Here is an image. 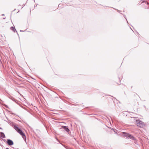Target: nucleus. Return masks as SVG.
Segmentation results:
<instances>
[{
  "label": "nucleus",
  "mask_w": 149,
  "mask_h": 149,
  "mask_svg": "<svg viewBox=\"0 0 149 149\" xmlns=\"http://www.w3.org/2000/svg\"><path fill=\"white\" fill-rule=\"evenodd\" d=\"M15 130L22 136L24 140L25 141H26V138L25 134L20 129L17 127H15Z\"/></svg>",
  "instance_id": "obj_1"
},
{
  "label": "nucleus",
  "mask_w": 149,
  "mask_h": 149,
  "mask_svg": "<svg viewBox=\"0 0 149 149\" xmlns=\"http://www.w3.org/2000/svg\"><path fill=\"white\" fill-rule=\"evenodd\" d=\"M136 124L137 126L140 127H142L145 125L144 123L139 120H136Z\"/></svg>",
  "instance_id": "obj_2"
},
{
  "label": "nucleus",
  "mask_w": 149,
  "mask_h": 149,
  "mask_svg": "<svg viewBox=\"0 0 149 149\" xmlns=\"http://www.w3.org/2000/svg\"><path fill=\"white\" fill-rule=\"evenodd\" d=\"M124 136L127 138H129L132 139H134V137L133 136L129 134L124 133Z\"/></svg>",
  "instance_id": "obj_3"
},
{
  "label": "nucleus",
  "mask_w": 149,
  "mask_h": 149,
  "mask_svg": "<svg viewBox=\"0 0 149 149\" xmlns=\"http://www.w3.org/2000/svg\"><path fill=\"white\" fill-rule=\"evenodd\" d=\"M7 143L9 145L11 146L13 144V141L10 140H8L7 141Z\"/></svg>",
  "instance_id": "obj_4"
},
{
  "label": "nucleus",
  "mask_w": 149,
  "mask_h": 149,
  "mask_svg": "<svg viewBox=\"0 0 149 149\" xmlns=\"http://www.w3.org/2000/svg\"><path fill=\"white\" fill-rule=\"evenodd\" d=\"M62 128H63L67 132H68L69 131V129L66 126H63Z\"/></svg>",
  "instance_id": "obj_5"
},
{
  "label": "nucleus",
  "mask_w": 149,
  "mask_h": 149,
  "mask_svg": "<svg viewBox=\"0 0 149 149\" xmlns=\"http://www.w3.org/2000/svg\"><path fill=\"white\" fill-rule=\"evenodd\" d=\"M10 29L13 31L15 32V29L13 27H10Z\"/></svg>",
  "instance_id": "obj_6"
},
{
  "label": "nucleus",
  "mask_w": 149,
  "mask_h": 149,
  "mask_svg": "<svg viewBox=\"0 0 149 149\" xmlns=\"http://www.w3.org/2000/svg\"><path fill=\"white\" fill-rule=\"evenodd\" d=\"M136 100L137 99V100L139 99V96L137 95H136Z\"/></svg>",
  "instance_id": "obj_7"
},
{
  "label": "nucleus",
  "mask_w": 149,
  "mask_h": 149,
  "mask_svg": "<svg viewBox=\"0 0 149 149\" xmlns=\"http://www.w3.org/2000/svg\"><path fill=\"white\" fill-rule=\"evenodd\" d=\"M137 104H138V102H137Z\"/></svg>",
  "instance_id": "obj_8"
}]
</instances>
